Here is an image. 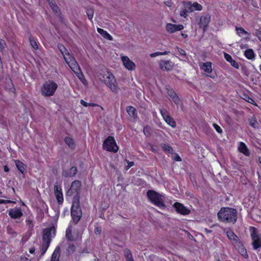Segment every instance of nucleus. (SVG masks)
I'll list each match as a JSON object with an SVG mask.
<instances>
[{
	"mask_svg": "<svg viewBox=\"0 0 261 261\" xmlns=\"http://www.w3.org/2000/svg\"><path fill=\"white\" fill-rule=\"evenodd\" d=\"M58 48L63 56L66 63L69 65L71 69L84 84H86V80L75 59L70 54L63 45L59 44Z\"/></svg>",
	"mask_w": 261,
	"mask_h": 261,
	"instance_id": "nucleus-1",
	"label": "nucleus"
},
{
	"mask_svg": "<svg viewBox=\"0 0 261 261\" xmlns=\"http://www.w3.org/2000/svg\"><path fill=\"white\" fill-rule=\"evenodd\" d=\"M218 217L223 222L234 223L237 219V212L232 208L223 207L218 212Z\"/></svg>",
	"mask_w": 261,
	"mask_h": 261,
	"instance_id": "nucleus-2",
	"label": "nucleus"
},
{
	"mask_svg": "<svg viewBox=\"0 0 261 261\" xmlns=\"http://www.w3.org/2000/svg\"><path fill=\"white\" fill-rule=\"evenodd\" d=\"M99 79L103 81L114 92H117L118 87L114 76L110 72L106 71L98 75Z\"/></svg>",
	"mask_w": 261,
	"mask_h": 261,
	"instance_id": "nucleus-3",
	"label": "nucleus"
},
{
	"mask_svg": "<svg viewBox=\"0 0 261 261\" xmlns=\"http://www.w3.org/2000/svg\"><path fill=\"white\" fill-rule=\"evenodd\" d=\"M147 196L150 201L156 206L160 208L165 207L164 195L159 194L152 190H149L147 193Z\"/></svg>",
	"mask_w": 261,
	"mask_h": 261,
	"instance_id": "nucleus-4",
	"label": "nucleus"
},
{
	"mask_svg": "<svg viewBox=\"0 0 261 261\" xmlns=\"http://www.w3.org/2000/svg\"><path fill=\"white\" fill-rule=\"evenodd\" d=\"M183 7L184 9L180 11L179 14L184 18L187 17L188 13L202 9V6L197 2L192 3L191 2H184Z\"/></svg>",
	"mask_w": 261,
	"mask_h": 261,
	"instance_id": "nucleus-5",
	"label": "nucleus"
},
{
	"mask_svg": "<svg viewBox=\"0 0 261 261\" xmlns=\"http://www.w3.org/2000/svg\"><path fill=\"white\" fill-rule=\"evenodd\" d=\"M58 85L53 80H48L42 85L40 91L41 94L45 97H49L54 95Z\"/></svg>",
	"mask_w": 261,
	"mask_h": 261,
	"instance_id": "nucleus-6",
	"label": "nucleus"
},
{
	"mask_svg": "<svg viewBox=\"0 0 261 261\" xmlns=\"http://www.w3.org/2000/svg\"><path fill=\"white\" fill-rule=\"evenodd\" d=\"M250 231L253 248L256 250L261 247V234L258 233L257 229L254 227H250Z\"/></svg>",
	"mask_w": 261,
	"mask_h": 261,
	"instance_id": "nucleus-7",
	"label": "nucleus"
},
{
	"mask_svg": "<svg viewBox=\"0 0 261 261\" xmlns=\"http://www.w3.org/2000/svg\"><path fill=\"white\" fill-rule=\"evenodd\" d=\"M103 148L107 151L116 152L119 149L114 137L109 136L104 141Z\"/></svg>",
	"mask_w": 261,
	"mask_h": 261,
	"instance_id": "nucleus-8",
	"label": "nucleus"
},
{
	"mask_svg": "<svg viewBox=\"0 0 261 261\" xmlns=\"http://www.w3.org/2000/svg\"><path fill=\"white\" fill-rule=\"evenodd\" d=\"M71 215L73 222L76 224L81 219L82 215L78 201L73 202L71 208Z\"/></svg>",
	"mask_w": 261,
	"mask_h": 261,
	"instance_id": "nucleus-9",
	"label": "nucleus"
},
{
	"mask_svg": "<svg viewBox=\"0 0 261 261\" xmlns=\"http://www.w3.org/2000/svg\"><path fill=\"white\" fill-rule=\"evenodd\" d=\"M8 213L9 216L13 219H18L23 215L22 209L17 206L8 210Z\"/></svg>",
	"mask_w": 261,
	"mask_h": 261,
	"instance_id": "nucleus-10",
	"label": "nucleus"
},
{
	"mask_svg": "<svg viewBox=\"0 0 261 261\" xmlns=\"http://www.w3.org/2000/svg\"><path fill=\"white\" fill-rule=\"evenodd\" d=\"M81 182L79 180H74L72 182L70 189L67 193L69 195H79L81 190Z\"/></svg>",
	"mask_w": 261,
	"mask_h": 261,
	"instance_id": "nucleus-11",
	"label": "nucleus"
},
{
	"mask_svg": "<svg viewBox=\"0 0 261 261\" xmlns=\"http://www.w3.org/2000/svg\"><path fill=\"white\" fill-rule=\"evenodd\" d=\"M121 58L123 65L125 68L130 71L134 70L135 69V64L128 57L122 56Z\"/></svg>",
	"mask_w": 261,
	"mask_h": 261,
	"instance_id": "nucleus-12",
	"label": "nucleus"
},
{
	"mask_svg": "<svg viewBox=\"0 0 261 261\" xmlns=\"http://www.w3.org/2000/svg\"><path fill=\"white\" fill-rule=\"evenodd\" d=\"M173 207L175 208L176 212L182 215H187L190 213V210L185 207L182 204L179 202H175Z\"/></svg>",
	"mask_w": 261,
	"mask_h": 261,
	"instance_id": "nucleus-13",
	"label": "nucleus"
},
{
	"mask_svg": "<svg viewBox=\"0 0 261 261\" xmlns=\"http://www.w3.org/2000/svg\"><path fill=\"white\" fill-rule=\"evenodd\" d=\"M161 114L163 117L165 121L168 124L175 128L176 126V122L172 119V118L169 115L168 113L166 110L162 109L160 110Z\"/></svg>",
	"mask_w": 261,
	"mask_h": 261,
	"instance_id": "nucleus-14",
	"label": "nucleus"
},
{
	"mask_svg": "<svg viewBox=\"0 0 261 261\" xmlns=\"http://www.w3.org/2000/svg\"><path fill=\"white\" fill-rule=\"evenodd\" d=\"M184 28L182 24H174L168 23L165 27L166 30L169 33H173L177 31L183 30Z\"/></svg>",
	"mask_w": 261,
	"mask_h": 261,
	"instance_id": "nucleus-15",
	"label": "nucleus"
},
{
	"mask_svg": "<svg viewBox=\"0 0 261 261\" xmlns=\"http://www.w3.org/2000/svg\"><path fill=\"white\" fill-rule=\"evenodd\" d=\"M211 20V16L209 14H206L201 16L200 19L199 25L203 28V30L207 27Z\"/></svg>",
	"mask_w": 261,
	"mask_h": 261,
	"instance_id": "nucleus-16",
	"label": "nucleus"
},
{
	"mask_svg": "<svg viewBox=\"0 0 261 261\" xmlns=\"http://www.w3.org/2000/svg\"><path fill=\"white\" fill-rule=\"evenodd\" d=\"M55 195L59 203H62L63 201V195L62 192V188L60 186L55 185Z\"/></svg>",
	"mask_w": 261,
	"mask_h": 261,
	"instance_id": "nucleus-17",
	"label": "nucleus"
},
{
	"mask_svg": "<svg viewBox=\"0 0 261 261\" xmlns=\"http://www.w3.org/2000/svg\"><path fill=\"white\" fill-rule=\"evenodd\" d=\"M238 150L246 156H248L250 154L249 150L246 145L242 142H239Z\"/></svg>",
	"mask_w": 261,
	"mask_h": 261,
	"instance_id": "nucleus-18",
	"label": "nucleus"
},
{
	"mask_svg": "<svg viewBox=\"0 0 261 261\" xmlns=\"http://www.w3.org/2000/svg\"><path fill=\"white\" fill-rule=\"evenodd\" d=\"M76 168L74 166H73L68 170L63 171V175L65 177H72L76 174Z\"/></svg>",
	"mask_w": 261,
	"mask_h": 261,
	"instance_id": "nucleus-19",
	"label": "nucleus"
},
{
	"mask_svg": "<svg viewBox=\"0 0 261 261\" xmlns=\"http://www.w3.org/2000/svg\"><path fill=\"white\" fill-rule=\"evenodd\" d=\"M236 30L237 32V34L240 36L242 37L243 35H247V37L244 38L246 41H248L249 40V38L248 36L249 35V33H248L247 31H246L243 28L241 27H236Z\"/></svg>",
	"mask_w": 261,
	"mask_h": 261,
	"instance_id": "nucleus-20",
	"label": "nucleus"
},
{
	"mask_svg": "<svg viewBox=\"0 0 261 261\" xmlns=\"http://www.w3.org/2000/svg\"><path fill=\"white\" fill-rule=\"evenodd\" d=\"M160 66L161 68L164 70H170L172 68L171 62L169 61H161Z\"/></svg>",
	"mask_w": 261,
	"mask_h": 261,
	"instance_id": "nucleus-21",
	"label": "nucleus"
},
{
	"mask_svg": "<svg viewBox=\"0 0 261 261\" xmlns=\"http://www.w3.org/2000/svg\"><path fill=\"white\" fill-rule=\"evenodd\" d=\"M226 233L228 238L230 240L232 241L235 243L238 241L239 238L235 234L232 230L229 229L226 231Z\"/></svg>",
	"mask_w": 261,
	"mask_h": 261,
	"instance_id": "nucleus-22",
	"label": "nucleus"
},
{
	"mask_svg": "<svg viewBox=\"0 0 261 261\" xmlns=\"http://www.w3.org/2000/svg\"><path fill=\"white\" fill-rule=\"evenodd\" d=\"M50 241L43 240L41 248V254L40 256L43 255L46 252L48 247L50 245Z\"/></svg>",
	"mask_w": 261,
	"mask_h": 261,
	"instance_id": "nucleus-23",
	"label": "nucleus"
},
{
	"mask_svg": "<svg viewBox=\"0 0 261 261\" xmlns=\"http://www.w3.org/2000/svg\"><path fill=\"white\" fill-rule=\"evenodd\" d=\"M53 231L51 228H46L43 230V234L42 236V240L50 241L51 232Z\"/></svg>",
	"mask_w": 261,
	"mask_h": 261,
	"instance_id": "nucleus-24",
	"label": "nucleus"
},
{
	"mask_svg": "<svg viewBox=\"0 0 261 261\" xmlns=\"http://www.w3.org/2000/svg\"><path fill=\"white\" fill-rule=\"evenodd\" d=\"M97 32L105 39L111 41L113 40L112 37L107 31L99 28H97Z\"/></svg>",
	"mask_w": 261,
	"mask_h": 261,
	"instance_id": "nucleus-25",
	"label": "nucleus"
},
{
	"mask_svg": "<svg viewBox=\"0 0 261 261\" xmlns=\"http://www.w3.org/2000/svg\"><path fill=\"white\" fill-rule=\"evenodd\" d=\"M15 165L18 169V170L21 173H23L25 171L26 166L24 164H23L22 162L19 160H15Z\"/></svg>",
	"mask_w": 261,
	"mask_h": 261,
	"instance_id": "nucleus-26",
	"label": "nucleus"
},
{
	"mask_svg": "<svg viewBox=\"0 0 261 261\" xmlns=\"http://www.w3.org/2000/svg\"><path fill=\"white\" fill-rule=\"evenodd\" d=\"M201 69L205 72L211 73L212 71V63L210 62H206L203 63Z\"/></svg>",
	"mask_w": 261,
	"mask_h": 261,
	"instance_id": "nucleus-27",
	"label": "nucleus"
},
{
	"mask_svg": "<svg viewBox=\"0 0 261 261\" xmlns=\"http://www.w3.org/2000/svg\"><path fill=\"white\" fill-rule=\"evenodd\" d=\"M123 252L126 261H131L132 260L134 259L133 258V254L129 249L125 248Z\"/></svg>",
	"mask_w": 261,
	"mask_h": 261,
	"instance_id": "nucleus-28",
	"label": "nucleus"
},
{
	"mask_svg": "<svg viewBox=\"0 0 261 261\" xmlns=\"http://www.w3.org/2000/svg\"><path fill=\"white\" fill-rule=\"evenodd\" d=\"M64 141L65 143L71 149H74L75 148V144L73 141V140L69 137H66L64 139Z\"/></svg>",
	"mask_w": 261,
	"mask_h": 261,
	"instance_id": "nucleus-29",
	"label": "nucleus"
},
{
	"mask_svg": "<svg viewBox=\"0 0 261 261\" xmlns=\"http://www.w3.org/2000/svg\"><path fill=\"white\" fill-rule=\"evenodd\" d=\"M127 112L129 115L132 117L136 118L137 113L136 109L133 107H128L126 109Z\"/></svg>",
	"mask_w": 261,
	"mask_h": 261,
	"instance_id": "nucleus-30",
	"label": "nucleus"
},
{
	"mask_svg": "<svg viewBox=\"0 0 261 261\" xmlns=\"http://www.w3.org/2000/svg\"><path fill=\"white\" fill-rule=\"evenodd\" d=\"M245 57L249 60H252L254 58V54L252 49H248L244 53Z\"/></svg>",
	"mask_w": 261,
	"mask_h": 261,
	"instance_id": "nucleus-31",
	"label": "nucleus"
},
{
	"mask_svg": "<svg viewBox=\"0 0 261 261\" xmlns=\"http://www.w3.org/2000/svg\"><path fill=\"white\" fill-rule=\"evenodd\" d=\"M29 40L31 46L35 49H38V45L36 40L32 36H30Z\"/></svg>",
	"mask_w": 261,
	"mask_h": 261,
	"instance_id": "nucleus-32",
	"label": "nucleus"
},
{
	"mask_svg": "<svg viewBox=\"0 0 261 261\" xmlns=\"http://www.w3.org/2000/svg\"><path fill=\"white\" fill-rule=\"evenodd\" d=\"M86 13L89 19L92 21V18L94 15V10L91 8H87L86 9Z\"/></svg>",
	"mask_w": 261,
	"mask_h": 261,
	"instance_id": "nucleus-33",
	"label": "nucleus"
},
{
	"mask_svg": "<svg viewBox=\"0 0 261 261\" xmlns=\"http://www.w3.org/2000/svg\"><path fill=\"white\" fill-rule=\"evenodd\" d=\"M66 237L69 241H71L74 240L71 233V229L70 227H68L66 230Z\"/></svg>",
	"mask_w": 261,
	"mask_h": 261,
	"instance_id": "nucleus-34",
	"label": "nucleus"
},
{
	"mask_svg": "<svg viewBox=\"0 0 261 261\" xmlns=\"http://www.w3.org/2000/svg\"><path fill=\"white\" fill-rule=\"evenodd\" d=\"M163 149L168 153H171L173 151L172 148L168 145L166 144H161Z\"/></svg>",
	"mask_w": 261,
	"mask_h": 261,
	"instance_id": "nucleus-35",
	"label": "nucleus"
},
{
	"mask_svg": "<svg viewBox=\"0 0 261 261\" xmlns=\"http://www.w3.org/2000/svg\"><path fill=\"white\" fill-rule=\"evenodd\" d=\"M26 224L30 228H32L33 227V219L30 217H29L27 218L25 220Z\"/></svg>",
	"mask_w": 261,
	"mask_h": 261,
	"instance_id": "nucleus-36",
	"label": "nucleus"
},
{
	"mask_svg": "<svg viewBox=\"0 0 261 261\" xmlns=\"http://www.w3.org/2000/svg\"><path fill=\"white\" fill-rule=\"evenodd\" d=\"M49 6L55 13L58 14L59 11V7L53 1L49 3Z\"/></svg>",
	"mask_w": 261,
	"mask_h": 261,
	"instance_id": "nucleus-37",
	"label": "nucleus"
},
{
	"mask_svg": "<svg viewBox=\"0 0 261 261\" xmlns=\"http://www.w3.org/2000/svg\"><path fill=\"white\" fill-rule=\"evenodd\" d=\"M151 129L149 126H146L144 127L143 132L146 136H149L151 134Z\"/></svg>",
	"mask_w": 261,
	"mask_h": 261,
	"instance_id": "nucleus-38",
	"label": "nucleus"
},
{
	"mask_svg": "<svg viewBox=\"0 0 261 261\" xmlns=\"http://www.w3.org/2000/svg\"><path fill=\"white\" fill-rule=\"evenodd\" d=\"M81 104L84 107H95L97 106L98 105L94 103H88L86 101H85L84 100H81Z\"/></svg>",
	"mask_w": 261,
	"mask_h": 261,
	"instance_id": "nucleus-39",
	"label": "nucleus"
},
{
	"mask_svg": "<svg viewBox=\"0 0 261 261\" xmlns=\"http://www.w3.org/2000/svg\"><path fill=\"white\" fill-rule=\"evenodd\" d=\"M249 124L251 126H252L253 127H257V125H258L257 121L256 120H254L253 119H249Z\"/></svg>",
	"mask_w": 261,
	"mask_h": 261,
	"instance_id": "nucleus-40",
	"label": "nucleus"
},
{
	"mask_svg": "<svg viewBox=\"0 0 261 261\" xmlns=\"http://www.w3.org/2000/svg\"><path fill=\"white\" fill-rule=\"evenodd\" d=\"M229 63H230L231 65L233 67H234L236 69H239V65L237 61L232 59L230 61Z\"/></svg>",
	"mask_w": 261,
	"mask_h": 261,
	"instance_id": "nucleus-41",
	"label": "nucleus"
},
{
	"mask_svg": "<svg viewBox=\"0 0 261 261\" xmlns=\"http://www.w3.org/2000/svg\"><path fill=\"white\" fill-rule=\"evenodd\" d=\"M213 126L214 128L216 129V130L219 134H221L222 133V129L217 124L214 123Z\"/></svg>",
	"mask_w": 261,
	"mask_h": 261,
	"instance_id": "nucleus-42",
	"label": "nucleus"
},
{
	"mask_svg": "<svg viewBox=\"0 0 261 261\" xmlns=\"http://www.w3.org/2000/svg\"><path fill=\"white\" fill-rule=\"evenodd\" d=\"M224 56L225 59L228 62H230V61L232 60L231 56L227 53H224Z\"/></svg>",
	"mask_w": 261,
	"mask_h": 261,
	"instance_id": "nucleus-43",
	"label": "nucleus"
},
{
	"mask_svg": "<svg viewBox=\"0 0 261 261\" xmlns=\"http://www.w3.org/2000/svg\"><path fill=\"white\" fill-rule=\"evenodd\" d=\"M172 99L173 100L174 102L177 105L179 104V103L180 102V100L177 95L173 97L172 98Z\"/></svg>",
	"mask_w": 261,
	"mask_h": 261,
	"instance_id": "nucleus-44",
	"label": "nucleus"
},
{
	"mask_svg": "<svg viewBox=\"0 0 261 261\" xmlns=\"http://www.w3.org/2000/svg\"><path fill=\"white\" fill-rule=\"evenodd\" d=\"M7 232L8 233L13 235V236H16V232L11 228L8 227H7Z\"/></svg>",
	"mask_w": 261,
	"mask_h": 261,
	"instance_id": "nucleus-45",
	"label": "nucleus"
},
{
	"mask_svg": "<svg viewBox=\"0 0 261 261\" xmlns=\"http://www.w3.org/2000/svg\"><path fill=\"white\" fill-rule=\"evenodd\" d=\"M240 252L241 254L244 256L245 258H247L248 257L247 251L244 248H242L241 249Z\"/></svg>",
	"mask_w": 261,
	"mask_h": 261,
	"instance_id": "nucleus-46",
	"label": "nucleus"
},
{
	"mask_svg": "<svg viewBox=\"0 0 261 261\" xmlns=\"http://www.w3.org/2000/svg\"><path fill=\"white\" fill-rule=\"evenodd\" d=\"M167 93H168V94L169 95V96L171 98H172L173 97H174L175 95H176V94L172 90H168Z\"/></svg>",
	"mask_w": 261,
	"mask_h": 261,
	"instance_id": "nucleus-47",
	"label": "nucleus"
},
{
	"mask_svg": "<svg viewBox=\"0 0 261 261\" xmlns=\"http://www.w3.org/2000/svg\"><path fill=\"white\" fill-rule=\"evenodd\" d=\"M6 46V43L4 40L2 39H0V50H2L5 48Z\"/></svg>",
	"mask_w": 261,
	"mask_h": 261,
	"instance_id": "nucleus-48",
	"label": "nucleus"
},
{
	"mask_svg": "<svg viewBox=\"0 0 261 261\" xmlns=\"http://www.w3.org/2000/svg\"><path fill=\"white\" fill-rule=\"evenodd\" d=\"M127 165L126 166V170H128L130 167L134 165V163L133 162H130L127 161Z\"/></svg>",
	"mask_w": 261,
	"mask_h": 261,
	"instance_id": "nucleus-49",
	"label": "nucleus"
},
{
	"mask_svg": "<svg viewBox=\"0 0 261 261\" xmlns=\"http://www.w3.org/2000/svg\"><path fill=\"white\" fill-rule=\"evenodd\" d=\"M75 249V247L74 245H70L68 248V251L69 252H74Z\"/></svg>",
	"mask_w": 261,
	"mask_h": 261,
	"instance_id": "nucleus-50",
	"label": "nucleus"
},
{
	"mask_svg": "<svg viewBox=\"0 0 261 261\" xmlns=\"http://www.w3.org/2000/svg\"><path fill=\"white\" fill-rule=\"evenodd\" d=\"M177 50L180 55L181 56H186V53L185 50L177 47Z\"/></svg>",
	"mask_w": 261,
	"mask_h": 261,
	"instance_id": "nucleus-51",
	"label": "nucleus"
},
{
	"mask_svg": "<svg viewBox=\"0 0 261 261\" xmlns=\"http://www.w3.org/2000/svg\"><path fill=\"white\" fill-rule=\"evenodd\" d=\"M254 35L257 38L261 36V31L259 30H256L254 33Z\"/></svg>",
	"mask_w": 261,
	"mask_h": 261,
	"instance_id": "nucleus-52",
	"label": "nucleus"
},
{
	"mask_svg": "<svg viewBox=\"0 0 261 261\" xmlns=\"http://www.w3.org/2000/svg\"><path fill=\"white\" fill-rule=\"evenodd\" d=\"M160 55H161V52L158 51V52H155V53L151 54L150 55V56L151 57H155L156 56H160Z\"/></svg>",
	"mask_w": 261,
	"mask_h": 261,
	"instance_id": "nucleus-53",
	"label": "nucleus"
},
{
	"mask_svg": "<svg viewBox=\"0 0 261 261\" xmlns=\"http://www.w3.org/2000/svg\"><path fill=\"white\" fill-rule=\"evenodd\" d=\"M174 160L176 161H178V162H179V161H181V158L179 156V155H178L177 154H176L174 156Z\"/></svg>",
	"mask_w": 261,
	"mask_h": 261,
	"instance_id": "nucleus-54",
	"label": "nucleus"
},
{
	"mask_svg": "<svg viewBox=\"0 0 261 261\" xmlns=\"http://www.w3.org/2000/svg\"><path fill=\"white\" fill-rule=\"evenodd\" d=\"M150 148H151V150L154 152H156L158 151V148H157V147L154 146V145H151V146H150Z\"/></svg>",
	"mask_w": 261,
	"mask_h": 261,
	"instance_id": "nucleus-55",
	"label": "nucleus"
},
{
	"mask_svg": "<svg viewBox=\"0 0 261 261\" xmlns=\"http://www.w3.org/2000/svg\"><path fill=\"white\" fill-rule=\"evenodd\" d=\"M95 233L96 234H99L101 232V230L99 229L98 227H96L94 229Z\"/></svg>",
	"mask_w": 261,
	"mask_h": 261,
	"instance_id": "nucleus-56",
	"label": "nucleus"
},
{
	"mask_svg": "<svg viewBox=\"0 0 261 261\" xmlns=\"http://www.w3.org/2000/svg\"><path fill=\"white\" fill-rule=\"evenodd\" d=\"M8 202L9 201H6V200L0 199V204H6L8 203Z\"/></svg>",
	"mask_w": 261,
	"mask_h": 261,
	"instance_id": "nucleus-57",
	"label": "nucleus"
},
{
	"mask_svg": "<svg viewBox=\"0 0 261 261\" xmlns=\"http://www.w3.org/2000/svg\"><path fill=\"white\" fill-rule=\"evenodd\" d=\"M35 249L34 247H32L29 249V252L31 254H33L35 252Z\"/></svg>",
	"mask_w": 261,
	"mask_h": 261,
	"instance_id": "nucleus-58",
	"label": "nucleus"
},
{
	"mask_svg": "<svg viewBox=\"0 0 261 261\" xmlns=\"http://www.w3.org/2000/svg\"><path fill=\"white\" fill-rule=\"evenodd\" d=\"M4 171L6 172H7L9 171V169L7 166H5L4 167Z\"/></svg>",
	"mask_w": 261,
	"mask_h": 261,
	"instance_id": "nucleus-59",
	"label": "nucleus"
},
{
	"mask_svg": "<svg viewBox=\"0 0 261 261\" xmlns=\"http://www.w3.org/2000/svg\"><path fill=\"white\" fill-rule=\"evenodd\" d=\"M168 51L161 52V55H166L168 54Z\"/></svg>",
	"mask_w": 261,
	"mask_h": 261,
	"instance_id": "nucleus-60",
	"label": "nucleus"
},
{
	"mask_svg": "<svg viewBox=\"0 0 261 261\" xmlns=\"http://www.w3.org/2000/svg\"><path fill=\"white\" fill-rule=\"evenodd\" d=\"M248 99L249 100H248V101L250 103H252L253 101H254L250 97H248Z\"/></svg>",
	"mask_w": 261,
	"mask_h": 261,
	"instance_id": "nucleus-61",
	"label": "nucleus"
},
{
	"mask_svg": "<svg viewBox=\"0 0 261 261\" xmlns=\"http://www.w3.org/2000/svg\"><path fill=\"white\" fill-rule=\"evenodd\" d=\"M181 36L184 37V38H187L188 35L186 34H184V33H181Z\"/></svg>",
	"mask_w": 261,
	"mask_h": 261,
	"instance_id": "nucleus-62",
	"label": "nucleus"
},
{
	"mask_svg": "<svg viewBox=\"0 0 261 261\" xmlns=\"http://www.w3.org/2000/svg\"><path fill=\"white\" fill-rule=\"evenodd\" d=\"M6 201H9V202L8 203H16V202H15V201L9 200H6Z\"/></svg>",
	"mask_w": 261,
	"mask_h": 261,
	"instance_id": "nucleus-63",
	"label": "nucleus"
},
{
	"mask_svg": "<svg viewBox=\"0 0 261 261\" xmlns=\"http://www.w3.org/2000/svg\"><path fill=\"white\" fill-rule=\"evenodd\" d=\"M166 4V5L168 6V7H170L171 6L169 5V2H167V3H165Z\"/></svg>",
	"mask_w": 261,
	"mask_h": 261,
	"instance_id": "nucleus-64",
	"label": "nucleus"
}]
</instances>
